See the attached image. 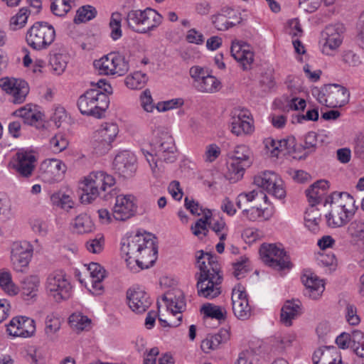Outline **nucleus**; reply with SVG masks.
Instances as JSON below:
<instances>
[{
  "label": "nucleus",
  "instance_id": "nucleus-1",
  "mask_svg": "<svg viewBox=\"0 0 364 364\" xmlns=\"http://www.w3.org/2000/svg\"><path fill=\"white\" fill-rule=\"evenodd\" d=\"M121 251L126 256L127 267L132 270L147 269L153 266L156 259L158 247L156 237L151 234L136 233L123 242Z\"/></svg>",
  "mask_w": 364,
  "mask_h": 364
},
{
  "label": "nucleus",
  "instance_id": "nucleus-2",
  "mask_svg": "<svg viewBox=\"0 0 364 364\" xmlns=\"http://www.w3.org/2000/svg\"><path fill=\"white\" fill-rule=\"evenodd\" d=\"M196 262L200 272L195 277L199 296L212 299L221 294L223 275L217 256L203 250L196 252Z\"/></svg>",
  "mask_w": 364,
  "mask_h": 364
},
{
  "label": "nucleus",
  "instance_id": "nucleus-3",
  "mask_svg": "<svg viewBox=\"0 0 364 364\" xmlns=\"http://www.w3.org/2000/svg\"><path fill=\"white\" fill-rule=\"evenodd\" d=\"M115 183V179L105 171H92L85 176L80 183V188L82 191L80 199L82 203H90L102 193L107 192L102 196L108 200L111 195V189Z\"/></svg>",
  "mask_w": 364,
  "mask_h": 364
},
{
  "label": "nucleus",
  "instance_id": "nucleus-4",
  "mask_svg": "<svg viewBox=\"0 0 364 364\" xmlns=\"http://www.w3.org/2000/svg\"><path fill=\"white\" fill-rule=\"evenodd\" d=\"M153 152L143 151L154 173L161 172L162 163H173L176 159V147L173 139L168 134H163L160 139L154 144Z\"/></svg>",
  "mask_w": 364,
  "mask_h": 364
},
{
  "label": "nucleus",
  "instance_id": "nucleus-5",
  "mask_svg": "<svg viewBox=\"0 0 364 364\" xmlns=\"http://www.w3.org/2000/svg\"><path fill=\"white\" fill-rule=\"evenodd\" d=\"M108 96L99 89H90L77 100V107L84 115L101 118L109 106Z\"/></svg>",
  "mask_w": 364,
  "mask_h": 364
},
{
  "label": "nucleus",
  "instance_id": "nucleus-6",
  "mask_svg": "<svg viewBox=\"0 0 364 364\" xmlns=\"http://www.w3.org/2000/svg\"><path fill=\"white\" fill-rule=\"evenodd\" d=\"M55 38L54 27L45 21H37L28 30L26 40L28 45L34 50L48 48Z\"/></svg>",
  "mask_w": 364,
  "mask_h": 364
},
{
  "label": "nucleus",
  "instance_id": "nucleus-7",
  "mask_svg": "<svg viewBox=\"0 0 364 364\" xmlns=\"http://www.w3.org/2000/svg\"><path fill=\"white\" fill-rule=\"evenodd\" d=\"M95 67L100 74L107 75H125L129 69V60L119 53H109L94 62Z\"/></svg>",
  "mask_w": 364,
  "mask_h": 364
},
{
  "label": "nucleus",
  "instance_id": "nucleus-8",
  "mask_svg": "<svg viewBox=\"0 0 364 364\" xmlns=\"http://www.w3.org/2000/svg\"><path fill=\"white\" fill-rule=\"evenodd\" d=\"M162 300L165 302L167 310L170 311L172 316H176V320L169 318L168 322L159 318V322L164 326H178L182 321L181 314L186 309V301L183 292L179 289L168 291L162 296Z\"/></svg>",
  "mask_w": 364,
  "mask_h": 364
},
{
  "label": "nucleus",
  "instance_id": "nucleus-9",
  "mask_svg": "<svg viewBox=\"0 0 364 364\" xmlns=\"http://www.w3.org/2000/svg\"><path fill=\"white\" fill-rule=\"evenodd\" d=\"M72 287L63 271L50 273L46 281V289L50 297L56 302L70 298Z\"/></svg>",
  "mask_w": 364,
  "mask_h": 364
},
{
  "label": "nucleus",
  "instance_id": "nucleus-10",
  "mask_svg": "<svg viewBox=\"0 0 364 364\" xmlns=\"http://www.w3.org/2000/svg\"><path fill=\"white\" fill-rule=\"evenodd\" d=\"M259 253L263 262L274 269L280 271L292 267L287 252L274 244H263Z\"/></svg>",
  "mask_w": 364,
  "mask_h": 364
},
{
  "label": "nucleus",
  "instance_id": "nucleus-11",
  "mask_svg": "<svg viewBox=\"0 0 364 364\" xmlns=\"http://www.w3.org/2000/svg\"><path fill=\"white\" fill-rule=\"evenodd\" d=\"M318 92V102L328 107L343 106L348 102L350 96L348 90L338 84L326 85Z\"/></svg>",
  "mask_w": 364,
  "mask_h": 364
},
{
  "label": "nucleus",
  "instance_id": "nucleus-12",
  "mask_svg": "<svg viewBox=\"0 0 364 364\" xmlns=\"http://www.w3.org/2000/svg\"><path fill=\"white\" fill-rule=\"evenodd\" d=\"M254 183L277 198L282 199L286 196L283 181L273 171H267L260 173L255 176Z\"/></svg>",
  "mask_w": 364,
  "mask_h": 364
},
{
  "label": "nucleus",
  "instance_id": "nucleus-13",
  "mask_svg": "<svg viewBox=\"0 0 364 364\" xmlns=\"http://www.w3.org/2000/svg\"><path fill=\"white\" fill-rule=\"evenodd\" d=\"M33 249L27 241L14 242L11 246V262L17 272H23L32 257Z\"/></svg>",
  "mask_w": 364,
  "mask_h": 364
},
{
  "label": "nucleus",
  "instance_id": "nucleus-14",
  "mask_svg": "<svg viewBox=\"0 0 364 364\" xmlns=\"http://www.w3.org/2000/svg\"><path fill=\"white\" fill-rule=\"evenodd\" d=\"M0 87L6 93L13 96V102L15 104L23 103L29 92L28 83L21 79L14 77L0 78Z\"/></svg>",
  "mask_w": 364,
  "mask_h": 364
},
{
  "label": "nucleus",
  "instance_id": "nucleus-15",
  "mask_svg": "<svg viewBox=\"0 0 364 364\" xmlns=\"http://www.w3.org/2000/svg\"><path fill=\"white\" fill-rule=\"evenodd\" d=\"M66 171V166L60 160L52 159L42 162L39 169V177L48 183L60 181Z\"/></svg>",
  "mask_w": 364,
  "mask_h": 364
},
{
  "label": "nucleus",
  "instance_id": "nucleus-16",
  "mask_svg": "<svg viewBox=\"0 0 364 364\" xmlns=\"http://www.w3.org/2000/svg\"><path fill=\"white\" fill-rule=\"evenodd\" d=\"M6 327L9 334L14 337H31L36 331L35 321L22 316L13 318Z\"/></svg>",
  "mask_w": 364,
  "mask_h": 364
},
{
  "label": "nucleus",
  "instance_id": "nucleus-17",
  "mask_svg": "<svg viewBox=\"0 0 364 364\" xmlns=\"http://www.w3.org/2000/svg\"><path fill=\"white\" fill-rule=\"evenodd\" d=\"M136 210L134 197L132 195L118 196L113 208L112 215L117 220L124 221L132 217Z\"/></svg>",
  "mask_w": 364,
  "mask_h": 364
},
{
  "label": "nucleus",
  "instance_id": "nucleus-18",
  "mask_svg": "<svg viewBox=\"0 0 364 364\" xmlns=\"http://www.w3.org/2000/svg\"><path fill=\"white\" fill-rule=\"evenodd\" d=\"M231 300L234 315L242 321L248 319L251 316V309L246 292L240 287L232 289Z\"/></svg>",
  "mask_w": 364,
  "mask_h": 364
},
{
  "label": "nucleus",
  "instance_id": "nucleus-19",
  "mask_svg": "<svg viewBox=\"0 0 364 364\" xmlns=\"http://www.w3.org/2000/svg\"><path fill=\"white\" fill-rule=\"evenodd\" d=\"M127 299L129 308L136 314L145 312L151 304L147 293L139 287L129 289L127 291Z\"/></svg>",
  "mask_w": 364,
  "mask_h": 364
},
{
  "label": "nucleus",
  "instance_id": "nucleus-20",
  "mask_svg": "<svg viewBox=\"0 0 364 364\" xmlns=\"http://www.w3.org/2000/svg\"><path fill=\"white\" fill-rule=\"evenodd\" d=\"M343 32L342 25H330L326 27L323 33L325 43L322 46V53L331 55L341 44Z\"/></svg>",
  "mask_w": 364,
  "mask_h": 364
},
{
  "label": "nucleus",
  "instance_id": "nucleus-21",
  "mask_svg": "<svg viewBox=\"0 0 364 364\" xmlns=\"http://www.w3.org/2000/svg\"><path fill=\"white\" fill-rule=\"evenodd\" d=\"M343 32L342 25H330L326 27L323 33L325 43L322 46V53L331 55L341 44Z\"/></svg>",
  "mask_w": 364,
  "mask_h": 364
},
{
  "label": "nucleus",
  "instance_id": "nucleus-22",
  "mask_svg": "<svg viewBox=\"0 0 364 364\" xmlns=\"http://www.w3.org/2000/svg\"><path fill=\"white\" fill-rule=\"evenodd\" d=\"M230 52L232 56L239 63L244 70L250 68L254 60V53L247 43L242 41L232 42Z\"/></svg>",
  "mask_w": 364,
  "mask_h": 364
},
{
  "label": "nucleus",
  "instance_id": "nucleus-23",
  "mask_svg": "<svg viewBox=\"0 0 364 364\" xmlns=\"http://www.w3.org/2000/svg\"><path fill=\"white\" fill-rule=\"evenodd\" d=\"M231 132L236 136L251 134L254 127L250 122L249 112L247 110L235 111L230 122Z\"/></svg>",
  "mask_w": 364,
  "mask_h": 364
},
{
  "label": "nucleus",
  "instance_id": "nucleus-24",
  "mask_svg": "<svg viewBox=\"0 0 364 364\" xmlns=\"http://www.w3.org/2000/svg\"><path fill=\"white\" fill-rule=\"evenodd\" d=\"M36 159L31 152L20 151L16 154V163L14 167L21 176H31L36 167Z\"/></svg>",
  "mask_w": 364,
  "mask_h": 364
},
{
  "label": "nucleus",
  "instance_id": "nucleus-25",
  "mask_svg": "<svg viewBox=\"0 0 364 364\" xmlns=\"http://www.w3.org/2000/svg\"><path fill=\"white\" fill-rule=\"evenodd\" d=\"M135 157L125 151L117 154L114 159L115 170L124 178L130 177L136 170Z\"/></svg>",
  "mask_w": 364,
  "mask_h": 364
},
{
  "label": "nucleus",
  "instance_id": "nucleus-26",
  "mask_svg": "<svg viewBox=\"0 0 364 364\" xmlns=\"http://www.w3.org/2000/svg\"><path fill=\"white\" fill-rule=\"evenodd\" d=\"M356 211L331 207V212L326 215L328 226L341 228L348 223Z\"/></svg>",
  "mask_w": 364,
  "mask_h": 364
},
{
  "label": "nucleus",
  "instance_id": "nucleus-27",
  "mask_svg": "<svg viewBox=\"0 0 364 364\" xmlns=\"http://www.w3.org/2000/svg\"><path fill=\"white\" fill-rule=\"evenodd\" d=\"M301 281L306 287L305 295L312 299H318L324 291V284L322 280L312 273L304 274Z\"/></svg>",
  "mask_w": 364,
  "mask_h": 364
},
{
  "label": "nucleus",
  "instance_id": "nucleus-28",
  "mask_svg": "<svg viewBox=\"0 0 364 364\" xmlns=\"http://www.w3.org/2000/svg\"><path fill=\"white\" fill-rule=\"evenodd\" d=\"M326 203H330L331 207L345 210L357 211L354 198L347 192H333L326 200Z\"/></svg>",
  "mask_w": 364,
  "mask_h": 364
},
{
  "label": "nucleus",
  "instance_id": "nucleus-29",
  "mask_svg": "<svg viewBox=\"0 0 364 364\" xmlns=\"http://www.w3.org/2000/svg\"><path fill=\"white\" fill-rule=\"evenodd\" d=\"M230 338V331L228 328H221L218 333L208 335L202 341L201 349L206 353L217 349L219 346L227 342Z\"/></svg>",
  "mask_w": 364,
  "mask_h": 364
},
{
  "label": "nucleus",
  "instance_id": "nucleus-30",
  "mask_svg": "<svg viewBox=\"0 0 364 364\" xmlns=\"http://www.w3.org/2000/svg\"><path fill=\"white\" fill-rule=\"evenodd\" d=\"M328 187V182L327 181L318 180L306 189V195L310 205L318 204Z\"/></svg>",
  "mask_w": 364,
  "mask_h": 364
},
{
  "label": "nucleus",
  "instance_id": "nucleus-31",
  "mask_svg": "<svg viewBox=\"0 0 364 364\" xmlns=\"http://www.w3.org/2000/svg\"><path fill=\"white\" fill-rule=\"evenodd\" d=\"M301 314V302L287 301L281 311V321L287 326L291 325V321Z\"/></svg>",
  "mask_w": 364,
  "mask_h": 364
},
{
  "label": "nucleus",
  "instance_id": "nucleus-32",
  "mask_svg": "<svg viewBox=\"0 0 364 364\" xmlns=\"http://www.w3.org/2000/svg\"><path fill=\"white\" fill-rule=\"evenodd\" d=\"M324 135L318 134L314 132H309L304 139V143L301 144L302 149L305 151L306 156L316 151V149L322 145L324 141Z\"/></svg>",
  "mask_w": 364,
  "mask_h": 364
},
{
  "label": "nucleus",
  "instance_id": "nucleus-33",
  "mask_svg": "<svg viewBox=\"0 0 364 364\" xmlns=\"http://www.w3.org/2000/svg\"><path fill=\"white\" fill-rule=\"evenodd\" d=\"M162 22V16L154 9H144V18L142 23L141 32L146 33L157 28Z\"/></svg>",
  "mask_w": 364,
  "mask_h": 364
},
{
  "label": "nucleus",
  "instance_id": "nucleus-34",
  "mask_svg": "<svg viewBox=\"0 0 364 364\" xmlns=\"http://www.w3.org/2000/svg\"><path fill=\"white\" fill-rule=\"evenodd\" d=\"M314 364H343L341 355L333 353L329 350L323 351L321 349L316 350L313 355Z\"/></svg>",
  "mask_w": 364,
  "mask_h": 364
},
{
  "label": "nucleus",
  "instance_id": "nucleus-35",
  "mask_svg": "<svg viewBox=\"0 0 364 364\" xmlns=\"http://www.w3.org/2000/svg\"><path fill=\"white\" fill-rule=\"evenodd\" d=\"M40 284L39 278L30 276L24 279L21 283V292L24 299H33L37 296Z\"/></svg>",
  "mask_w": 364,
  "mask_h": 364
},
{
  "label": "nucleus",
  "instance_id": "nucleus-36",
  "mask_svg": "<svg viewBox=\"0 0 364 364\" xmlns=\"http://www.w3.org/2000/svg\"><path fill=\"white\" fill-rule=\"evenodd\" d=\"M194 87L200 92L213 93L220 89V82L214 76L208 74Z\"/></svg>",
  "mask_w": 364,
  "mask_h": 364
},
{
  "label": "nucleus",
  "instance_id": "nucleus-37",
  "mask_svg": "<svg viewBox=\"0 0 364 364\" xmlns=\"http://www.w3.org/2000/svg\"><path fill=\"white\" fill-rule=\"evenodd\" d=\"M118 132L119 129L116 123L105 122L101 124L100 127L95 132V134L112 143L117 137Z\"/></svg>",
  "mask_w": 364,
  "mask_h": 364
},
{
  "label": "nucleus",
  "instance_id": "nucleus-38",
  "mask_svg": "<svg viewBox=\"0 0 364 364\" xmlns=\"http://www.w3.org/2000/svg\"><path fill=\"white\" fill-rule=\"evenodd\" d=\"M144 18V10H132L127 15V23L129 28L135 32H141Z\"/></svg>",
  "mask_w": 364,
  "mask_h": 364
},
{
  "label": "nucleus",
  "instance_id": "nucleus-39",
  "mask_svg": "<svg viewBox=\"0 0 364 364\" xmlns=\"http://www.w3.org/2000/svg\"><path fill=\"white\" fill-rule=\"evenodd\" d=\"M304 220L309 230L315 231L318 229V225L321 220V214L316 205H310L305 213Z\"/></svg>",
  "mask_w": 364,
  "mask_h": 364
},
{
  "label": "nucleus",
  "instance_id": "nucleus-40",
  "mask_svg": "<svg viewBox=\"0 0 364 364\" xmlns=\"http://www.w3.org/2000/svg\"><path fill=\"white\" fill-rule=\"evenodd\" d=\"M200 311L207 317L215 318L218 321H225L226 319L227 311L225 307L215 306L212 304H204Z\"/></svg>",
  "mask_w": 364,
  "mask_h": 364
},
{
  "label": "nucleus",
  "instance_id": "nucleus-41",
  "mask_svg": "<svg viewBox=\"0 0 364 364\" xmlns=\"http://www.w3.org/2000/svg\"><path fill=\"white\" fill-rule=\"evenodd\" d=\"M68 56L62 53H55L52 55L49 64L54 74L60 75L64 73L68 63Z\"/></svg>",
  "mask_w": 364,
  "mask_h": 364
},
{
  "label": "nucleus",
  "instance_id": "nucleus-42",
  "mask_svg": "<svg viewBox=\"0 0 364 364\" xmlns=\"http://www.w3.org/2000/svg\"><path fill=\"white\" fill-rule=\"evenodd\" d=\"M73 226L77 233L83 234L92 231L93 223L87 214L82 213L75 218Z\"/></svg>",
  "mask_w": 364,
  "mask_h": 364
},
{
  "label": "nucleus",
  "instance_id": "nucleus-43",
  "mask_svg": "<svg viewBox=\"0 0 364 364\" xmlns=\"http://www.w3.org/2000/svg\"><path fill=\"white\" fill-rule=\"evenodd\" d=\"M242 213L250 220L255 221L257 220H269L272 215V212L267 208L261 209L256 207H251L250 208H245Z\"/></svg>",
  "mask_w": 364,
  "mask_h": 364
},
{
  "label": "nucleus",
  "instance_id": "nucleus-44",
  "mask_svg": "<svg viewBox=\"0 0 364 364\" xmlns=\"http://www.w3.org/2000/svg\"><path fill=\"white\" fill-rule=\"evenodd\" d=\"M30 11L26 8H21L18 12L10 19L9 27L12 31H16L23 28L28 20Z\"/></svg>",
  "mask_w": 364,
  "mask_h": 364
},
{
  "label": "nucleus",
  "instance_id": "nucleus-45",
  "mask_svg": "<svg viewBox=\"0 0 364 364\" xmlns=\"http://www.w3.org/2000/svg\"><path fill=\"white\" fill-rule=\"evenodd\" d=\"M349 236L355 240H364V220L355 219L350 223L347 228Z\"/></svg>",
  "mask_w": 364,
  "mask_h": 364
},
{
  "label": "nucleus",
  "instance_id": "nucleus-46",
  "mask_svg": "<svg viewBox=\"0 0 364 364\" xmlns=\"http://www.w3.org/2000/svg\"><path fill=\"white\" fill-rule=\"evenodd\" d=\"M147 81L146 74L141 72H136L129 75L125 79V84L127 87L132 90H138L142 88Z\"/></svg>",
  "mask_w": 364,
  "mask_h": 364
},
{
  "label": "nucleus",
  "instance_id": "nucleus-47",
  "mask_svg": "<svg viewBox=\"0 0 364 364\" xmlns=\"http://www.w3.org/2000/svg\"><path fill=\"white\" fill-rule=\"evenodd\" d=\"M0 287L9 295H16L18 288L13 283L11 274L8 271H0Z\"/></svg>",
  "mask_w": 364,
  "mask_h": 364
},
{
  "label": "nucleus",
  "instance_id": "nucleus-48",
  "mask_svg": "<svg viewBox=\"0 0 364 364\" xmlns=\"http://www.w3.org/2000/svg\"><path fill=\"white\" fill-rule=\"evenodd\" d=\"M262 198L264 200H267V197L264 195L262 191H258L256 190H253L248 193H242L239 194L237 198L236 204L237 206L241 209L243 207L246 206V204L250 203L257 198L258 197Z\"/></svg>",
  "mask_w": 364,
  "mask_h": 364
},
{
  "label": "nucleus",
  "instance_id": "nucleus-49",
  "mask_svg": "<svg viewBox=\"0 0 364 364\" xmlns=\"http://www.w3.org/2000/svg\"><path fill=\"white\" fill-rule=\"evenodd\" d=\"M97 11L95 7L86 5L81 6L77 11L74 18L75 23L88 21L95 17Z\"/></svg>",
  "mask_w": 364,
  "mask_h": 364
},
{
  "label": "nucleus",
  "instance_id": "nucleus-50",
  "mask_svg": "<svg viewBox=\"0 0 364 364\" xmlns=\"http://www.w3.org/2000/svg\"><path fill=\"white\" fill-rule=\"evenodd\" d=\"M50 11L57 16H64L71 9V0H50Z\"/></svg>",
  "mask_w": 364,
  "mask_h": 364
},
{
  "label": "nucleus",
  "instance_id": "nucleus-51",
  "mask_svg": "<svg viewBox=\"0 0 364 364\" xmlns=\"http://www.w3.org/2000/svg\"><path fill=\"white\" fill-rule=\"evenodd\" d=\"M50 200L53 205L60 207L61 208L68 210L73 206V201L69 195L58 192L53 193L50 196Z\"/></svg>",
  "mask_w": 364,
  "mask_h": 364
},
{
  "label": "nucleus",
  "instance_id": "nucleus-52",
  "mask_svg": "<svg viewBox=\"0 0 364 364\" xmlns=\"http://www.w3.org/2000/svg\"><path fill=\"white\" fill-rule=\"evenodd\" d=\"M60 321L59 318L54 315H48L46 318L45 333L50 340L54 338V335L60 328Z\"/></svg>",
  "mask_w": 364,
  "mask_h": 364
},
{
  "label": "nucleus",
  "instance_id": "nucleus-53",
  "mask_svg": "<svg viewBox=\"0 0 364 364\" xmlns=\"http://www.w3.org/2000/svg\"><path fill=\"white\" fill-rule=\"evenodd\" d=\"M121 14L118 12L113 13L109 21V27L111 29L110 36L114 41L121 38L122 35L121 29Z\"/></svg>",
  "mask_w": 364,
  "mask_h": 364
},
{
  "label": "nucleus",
  "instance_id": "nucleus-54",
  "mask_svg": "<svg viewBox=\"0 0 364 364\" xmlns=\"http://www.w3.org/2000/svg\"><path fill=\"white\" fill-rule=\"evenodd\" d=\"M352 339V349L358 356L364 358V333L359 330L353 331Z\"/></svg>",
  "mask_w": 364,
  "mask_h": 364
},
{
  "label": "nucleus",
  "instance_id": "nucleus-55",
  "mask_svg": "<svg viewBox=\"0 0 364 364\" xmlns=\"http://www.w3.org/2000/svg\"><path fill=\"white\" fill-rule=\"evenodd\" d=\"M250 163H240V161H232L228 165V172L235 180L240 179L245 172V167H248Z\"/></svg>",
  "mask_w": 364,
  "mask_h": 364
},
{
  "label": "nucleus",
  "instance_id": "nucleus-56",
  "mask_svg": "<svg viewBox=\"0 0 364 364\" xmlns=\"http://www.w3.org/2000/svg\"><path fill=\"white\" fill-rule=\"evenodd\" d=\"M92 146L97 154L103 155L111 149L112 143L94 134Z\"/></svg>",
  "mask_w": 364,
  "mask_h": 364
},
{
  "label": "nucleus",
  "instance_id": "nucleus-57",
  "mask_svg": "<svg viewBox=\"0 0 364 364\" xmlns=\"http://www.w3.org/2000/svg\"><path fill=\"white\" fill-rule=\"evenodd\" d=\"M211 19L214 26L218 31H226L230 28L225 9H223L220 13L213 15Z\"/></svg>",
  "mask_w": 364,
  "mask_h": 364
},
{
  "label": "nucleus",
  "instance_id": "nucleus-58",
  "mask_svg": "<svg viewBox=\"0 0 364 364\" xmlns=\"http://www.w3.org/2000/svg\"><path fill=\"white\" fill-rule=\"evenodd\" d=\"M208 220L209 217L205 215L203 218L198 219L194 225H192L191 229L193 234L198 237H201V235L203 237L205 236L208 231L207 229Z\"/></svg>",
  "mask_w": 364,
  "mask_h": 364
},
{
  "label": "nucleus",
  "instance_id": "nucleus-59",
  "mask_svg": "<svg viewBox=\"0 0 364 364\" xmlns=\"http://www.w3.org/2000/svg\"><path fill=\"white\" fill-rule=\"evenodd\" d=\"M248 259L245 257H242L240 259L233 264L234 276L237 279H240L243 278L245 274L248 272Z\"/></svg>",
  "mask_w": 364,
  "mask_h": 364
},
{
  "label": "nucleus",
  "instance_id": "nucleus-60",
  "mask_svg": "<svg viewBox=\"0 0 364 364\" xmlns=\"http://www.w3.org/2000/svg\"><path fill=\"white\" fill-rule=\"evenodd\" d=\"M69 323L72 326L82 331L90 324V320L87 316L73 314L69 317Z\"/></svg>",
  "mask_w": 364,
  "mask_h": 364
},
{
  "label": "nucleus",
  "instance_id": "nucleus-61",
  "mask_svg": "<svg viewBox=\"0 0 364 364\" xmlns=\"http://www.w3.org/2000/svg\"><path fill=\"white\" fill-rule=\"evenodd\" d=\"M276 144L279 146V152L285 151L287 154H291L296 151V142L294 136L278 140Z\"/></svg>",
  "mask_w": 364,
  "mask_h": 364
},
{
  "label": "nucleus",
  "instance_id": "nucleus-62",
  "mask_svg": "<svg viewBox=\"0 0 364 364\" xmlns=\"http://www.w3.org/2000/svg\"><path fill=\"white\" fill-rule=\"evenodd\" d=\"M50 144L53 151L60 152L66 149L68 141L62 134H56L50 139Z\"/></svg>",
  "mask_w": 364,
  "mask_h": 364
},
{
  "label": "nucleus",
  "instance_id": "nucleus-63",
  "mask_svg": "<svg viewBox=\"0 0 364 364\" xmlns=\"http://www.w3.org/2000/svg\"><path fill=\"white\" fill-rule=\"evenodd\" d=\"M232 161H240V163H250L249 151L245 146L241 145L235 147L232 156Z\"/></svg>",
  "mask_w": 364,
  "mask_h": 364
},
{
  "label": "nucleus",
  "instance_id": "nucleus-64",
  "mask_svg": "<svg viewBox=\"0 0 364 364\" xmlns=\"http://www.w3.org/2000/svg\"><path fill=\"white\" fill-rule=\"evenodd\" d=\"M105 240L102 236L88 240L86 242L87 250L93 254H98L103 250Z\"/></svg>",
  "mask_w": 364,
  "mask_h": 364
}]
</instances>
